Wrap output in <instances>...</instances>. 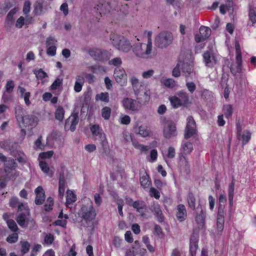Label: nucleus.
<instances>
[{
	"mask_svg": "<svg viewBox=\"0 0 256 256\" xmlns=\"http://www.w3.org/2000/svg\"><path fill=\"white\" fill-rule=\"evenodd\" d=\"M196 133V124L192 116L186 119V125L184 130V138L186 140L182 142L180 149L179 154L188 156L193 150L192 144L186 140L192 137Z\"/></svg>",
	"mask_w": 256,
	"mask_h": 256,
	"instance_id": "obj_1",
	"label": "nucleus"
},
{
	"mask_svg": "<svg viewBox=\"0 0 256 256\" xmlns=\"http://www.w3.org/2000/svg\"><path fill=\"white\" fill-rule=\"evenodd\" d=\"M82 206L78 212V215L82 221L88 223L94 220L96 216V212L93 206L92 200L88 198L82 200Z\"/></svg>",
	"mask_w": 256,
	"mask_h": 256,
	"instance_id": "obj_2",
	"label": "nucleus"
},
{
	"mask_svg": "<svg viewBox=\"0 0 256 256\" xmlns=\"http://www.w3.org/2000/svg\"><path fill=\"white\" fill-rule=\"evenodd\" d=\"M132 51L134 54L138 58L149 59L155 56L154 52L152 50V45L149 43L137 42L134 44Z\"/></svg>",
	"mask_w": 256,
	"mask_h": 256,
	"instance_id": "obj_3",
	"label": "nucleus"
},
{
	"mask_svg": "<svg viewBox=\"0 0 256 256\" xmlns=\"http://www.w3.org/2000/svg\"><path fill=\"white\" fill-rule=\"evenodd\" d=\"M110 40L114 47L124 52H128L132 48L131 44L126 38L116 34H112Z\"/></svg>",
	"mask_w": 256,
	"mask_h": 256,
	"instance_id": "obj_4",
	"label": "nucleus"
},
{
	"mask_svg": "<svg viewBox=\"0 0 256 256\" xmlns=\"http://www.w3.org/2000/svg\"><path fill=\"white\" fill-rule=\"evenodd\" d=\"M172 40V35L168 32H160L156 38L155 44L159 48H164L170 45Z\"/></svg>",
	"mask_w": 256,
	"mask_h": 256,
	"instance_id": "obj_5",
	"label": "nucleus"
},
{
	"mask_svg": "<svg viewBox=\"0 0 256 256\" xmlns=\"http://www.w3.org/2000/svg\"><path fill=\"white\" fill-rule=\"evenodd\" d=\"M163 135L166 139L174 138L178 135L176 124L172 120L166 121L163 126Z\"/></svg>",
	"mask_w": 256,
	"mask_h": 256,
	"instance_id": "obj_6",
	"label": "nucleus"
},
{
	"mask_svg": "<svg viewBox=\"0 0 256 256\" xmlns=\"http://www.w3.org/2000/svg\"><path fill=\"white\" fill-rule=\"evenodd\" d=\"M97 3L94 8L101 16L108 14L112 10L110 0H98Z\"/></svg>",
	"mask_w": 256,
	"mask_h": 256,
	"instance_id": "obj_7",
	"label": "nucleus"
},
{
	"mask_svg": "<svg viewBox=\"0 0 256 256\" xmlns=\"http://www.w3.org/2000/svg\"><path fill=\"white\" fill-rule=\"evenodd\" d=\"M236 62L235 64L231 65L230 70L232 73L236 75L237 73H240L242 71V58L241 55V52L239 44H236Z\"/></svg>",
	"mask_w": 256,
	"mask_h": 256,
	"instance_id": "obj_8",
	"label": "nucleus"
},
{
	"mask_svg": "<svg viewBox=\"0 0 256 256\" xmlns=\"http://www.w3.org/2000/svg\"><path fill=\"white\" fill-rule=\"evenodd\" d=\"M90 55L96 60L104 61L110 58V54L106 51L98 48H92L88 52Z\"/></svg>",
	"mask_w": 256,
	"mask_h": 256,
	"instance_id": "obj_9",
	"label": "nucleus"
},
{
	"mask_svg": "<svg viewBox=\"0 0 256 256\" xmlns=\"http://www.w3.org/2000/svg\"><path fill=\"white\" fill-rule=\"evenodd\" d=\"M114 76L116 82L121 86L126 84L127 82V76L123 68L116 67L114 70Z\"/></svg>",
	"mask_w": 256,
	"mask_h": 256,
	"instance_id": "obj_10",
	"label": "nucleus"
},
{
	"mask_svg": "<svg viewBox=\"0 0 256 256\" xmlns=\"http://www.w3.org/2000/svg\"><path fill=\"white\" fill-rule=\"evenodd\" d=\"M90 131L94 136H98L102 147L104 148H106L108 142L106 138V134L103 132L102 130L100 129L99 126L93 125L90 128Z\"/></svg>",
	"mask_w": 256,
	"mask_h": 256,
	"instance_id": "obj_11",
	"label": "nucleus"
},
{
	"mask_svg": "<svg viewBox=\"0 0 256 256\" xmlns=\"http://www.w3.org/2000/svg\"><path fill=\"white\" fill-rule=\"evenodd\" d=\"M21 128H32L36 124V121L34 116L27 114L18 122Z\"/></svg>",
	"mask_w": 256,
	"mask_h": 256,
	"instance_id": "obj_12",
	"label": "nucleus"
},
{
	"mask_svg": "<svg viewBox=\"0 0 256 256\" xmlns=\"http://www.w3.org/2000/svg\"><path fill=\"white\" fill-rule=\"evenodd\" d=\"M237 136L238 140H240L243 146L246 144L250 140L252 134L248 130H245L243 132L239 124H236Z\"/></svg>",
	"mask_w": 256,
	"mask_h": 256,
	"instance_id": "obj_13",
	"label": "nucleus"
},
{
	"mask_svg": "<svg viewBox=\"0 0 256 256\" xmlns=\"http://www.w3.org/2000/svg\"><path fill=\"white\" fill-rule=\"evenodd\" d=\"M130 82L137 100H140V98L139 97V95L144 89V84L140 82L138 80L136 77H132L131 78Z\"/></svg>",
	"mask_w": 256,
	"mask_h": 256,
	"instance_id": "obj_14",
	"label": "nucleus"
},
{
	"mask_svg": "<svg viewBox=\"0 0 256 256\" xmlns=\"http://www.w3.org/2000/svg\"><path fill=\"white\" fill-rule=\"evenodd\" d=\"M181 70L186 79L190 80L196 77V74L194 71L193 66L188 63H182Z\"/></svg>",
	"mask_w": 256,
	"mask_h": 256,
	"instance_id": "obj_15",
	"label": "nucleus"
},
{
	"mask_svg": "<svg viewBox=\"0 0 256 256\" xmlns=\"http://www.w3.org/2000/svg\"><path fill=\"white\" fill-rule=\"evenodd\" d=\"M28 217L29 212L28 214L26 212L22 213L17 216L16 221L18 224L22 228H26L30 224H32V225H33V224H34V222L32 219H30Z\"/></svg>",
	"mask_w": 256,
	"mask_h": 256,
	"instance_id": "obj_16",
	"label": "nucleus"
},
{
	"mask_svg": "<svg viewBox=\"0 0 256 256\" xmlns=\"http://www.w3.org/2000/svg\"><path fill=\"white\" fill-rule=\"evenodd\" d=\"M78 121L79 118L77 114H72L66 121L65 128L66 129L69 128L72 132L74 131Z\"/></svg>",
	"mask_w": 256,
	"mask_h": 256,
	"instance_id": "obj_17",
	"label": "nucleus"
},
{
	"mask_svg": "<svg viewBox=\"0 0 256 256\" xmlns=\"http://www.w3.org/2000/svg\"><path fill=\"white\" fill-rule=\"evenodd\" d=\"M122 106L126 110H136L138 108V102L130 98H124L122 101Z\"/></svg>",
	"mask_w": 256,
	"mask_h": 256,
	"instance_id": "obj_18",
	"label": "nucleus"
},
{
	"mask_svg": "<svg viewBox=\"0 0 256 256\" xmlns=\"http://www.w3.org/2000/svg\"><path fill=\"white\" fill-rule=\"evenodd\" d=\"M224 212L222 206H220L217 216L216 230L218 232H222L224 228Z\"/></svg>",
	"mask_w": 256,
	"mask_h": 256,
	"instance_id": "obj_19",
	"label": "nucleus"
},
{
	"mask_svg": "<svg viewBox=\"0 0 256 256\" xmlns=\"http://www.w3.org/2000/svg\"><path fill=\"white\" fill-rule=\"evenodd\" d=\"M198 236L196 234H193L190 238V256H196L198 248Z\"/></svg>",
	"mask_w": 256,
	"mask_h": 256,
	"instance_id": "obj_20",
	"label": "nucleus"
},
{
	"mask_svg": "<svg viewBox=\"0 0 256 256\" xmlns=\"http://www.w3.org/2000/svg\"><path fill=\"white\" fill-rule=\"evenodd\" d=\"M36 194L35 199V203L37 205H40L42 204L45 200V194L43 188L39 186L34 190Z\"/></svg>",
	"mask_w": 256,
	"mask_h": 256,
	"instance_id": "obj_21",
	"label": "nucleus"
},
{
	"mask_svg": "<svg viewBox=\"0 0 256 256\" xmlns=\"http://www.w3.org/2000/svg\"><path fill=\"white\" fill-rule=\"evenodd\" d=\"M132 207L136 209L142 216H144L146 210V206L145 203L141 200H136L132 204Z\"/></svg>",
	"mask_w": 256,
	"mask_h": 256,
	"instance_id": "obj_22",
	"label": "nucleus"
},
{
	"mask_svg": "<svg viewBox=\"0 0 256 256\" xmlns=\"http://www.w3.org/2000/svg\"><path fill=\"white\" fill-rule=\"evenodd\" d=\"M248 17L252 24L256 23V0H254L249 5Z\"/></svg>",
	"mask_w": 256,
	"mask_h": 256,
	"instance_id": "obj_23",
	"label": "nucleus"
},
{
	"mask_svg": "<svg viewBox=\"0 0 256 256\" xmlns=\"http://www.w3.org/2000/svg\"><path fill=\"white\" fill-rule=\"evenodd\" d=\"M152 210L154 212L158 221L162 222L164 220V216L162 214L160 206L158 204H154L152 206Z\"/></svg>",
	"mask_w": 256,
	"mask_h": 256,
	"instance_id": "obj_24",
	"label": "nucleus"
},
{
	"mask_svg": "<svg viewBox=\"0 0 256 256\" xmlns=\"http://www.w3.org/2000/svg\"><path fill=\"white\" fill-rule=\"evenodd\" d=\"M176 216L180 222H183L185 220L186 217V210L184 204H180L177 206Z\"/></svg>",
	"mask_w": 256,
	"mask_h": 256,
	"instance_id": "obj_25",
	"label": "nucleus"
},
{
	"mask_svg": "<svg viewBox=\"0 0 256 256\" xmlns=\"http://www.w3.org/2000/svg\"><path fill=\"white\" fill-rule=\"evenodd\" d=\"M18 90L19 91L20 98H24L25 104L28 106H30L31 104L30 100V93L26 92V89L20 86H18Z\"/></svg>",
	"mask_w": 256,
	"mask_h": 256,
	"instance_id": "obj_26",
	"label": "nucleus"
},
{
	"mask_svg": "<svg viewBox=\"0 0 256 256\" xmlns=\"http://www.w3.org/2000/svg\"><path fill=\"white\" fill-rule=\"evenodd\" d=\"M205 214V210L202 209L200 213L197 212L196 214L195 220L199 228H202L204 225Z\"/></svg>",
	"mask_w": 256,
	"mask_h": 256,
	"instance_id": "obj_27",
	"label": "nucleus"
},
{
	"mask_svg": "<svg viewBox=\"0 0 256 256\" xmlns=\"http://www.w3.org/2000/svg\"><path fill=\"white\" fill-rule=\"evenodd\" d=\"M17 166V164L12 158H9L4 163V170L6 172H10Z\"/></svg>",
	"mask_w": 256,
	"mask_h": 256,
	"instance_id": "obj_28",
	"label": "nucleus"
},
{
	"mask_svg": "<svg viewBox=\"0 0 256 256\" xmlns=\"http://www.w3.org/2000/svg\"><path fill=\"white\" fill-rule=\"evenodd\" d=\"M134 130L138 134L144 138L148 136L150 133L149 128L144 126L135 127Z\"/></svg>",
	"mask_w": 256,
	"mask_h": 256,
	"instance_id": "obj_29",
	"label": "nucleus"
},
{
	"mask_svg": "<svg viewBox=\"0 0 256 256\" xmlns=\"http://www.w3.org/2000/svg\"><path fill=\"white\" fill-rule=\"evenodd\" d=\"M132 142L133 146L135 148L141 152L146 154L148 152L150 149V146H144L138 143L136 140H132Z\"/></svg>",
	"mask_w": 256,
	"mask_h": 256,
	"instance_id": "obj_30",
	"label": "nucleus"
},
{
	"mask_svg": "<svg viewBox=\"0 0 256 256\" xmlns=\"http://www.w3.org/2000/svg\"><path fill=\"white\" fill-rule=\"evenodd\" d=\"M204 61L206 66H210L216 63L214 57L209 52H205L203 54Z\"/></svg>",
	"mask_w": 256,
	"mask_h": 256,
	"instance_id": "obj_31",
	"label": "nucleus"
},
{
	"mask_svg": "<svg viewBox=\"0 0 256 256\" xmlns=\"http://www.w3.org/2000/svg\"><path fill=\"white\" fill-rule=\"evenodd\" d=\"M141 186L144 188H148L151 185V181L148 175L145 172L144 174L140 178Z\"/></svg>",
	"mask_w": 256,
	"mask_h": 256,
	"instance_id": "obj_32",
	"label": "nucleus"
},
{
	"mask_svg": "<svg viewBox=\"0 0 256 256\" xmlns=\"http://www.w3.org/2000/svg\"><path fill=\"white\" fill-rule=\"evenodd\" d=\"M176 94L184 106H187L189 100L188 94L184 90H180L176 93Z\"/></svg>",
	"mask_w": 256,
	"mask_h": 256,
	"instance_id": "obj_33",
	"label": "nucleus"
},
{
	"mask_svg": "<svg viewBox=\"0 0 256 256\" xmlns=\"http://www.w3.org/2000/svg\"><path fill=\"white\" fill-rule=\"evenodd\" d=\"M24 114L25 110L21 106L18 105L15 107V116L18 122L24 117Z\"/></svg>",
	"mask_w": 256,
	"mask_h": 256,
	"instance_id": "obj_34",
	"label": "nucleus"
},
{
	"mask_svg": "<svg viewBox=\"0 0 256 256\" xmlns=\"http://www.w3.org/2000/svg\"><path fill=\"white\" fill-rule=\"evenodd\" d=\"M7 214H4L3 215V218L6 220V224L8 228L13 232H17L18 231V227L16 222L12 220H7Z\"/></svg>",
	"mask_w": 256,
	"mask_h": 256,
	"instance_id": "obj_35",
	"label": "nucleus"
},
{
	"mask_svg": "<svg viewBox=\"0 0 256 256\" xmlns=\"http://www.w3.org/2000/svg\"><path fill=\"white\" fill-rule=\"evenodd\" d=\"M196 200L192 192H189L187 196V202L188 206L192 210H194L196 208Z\"/></svg>",
	"mask_w": 256,
	"mask_h": 256,
	"instance_id": "obj_36",
	"label": "nucleus"
},
{
	"mask_svg": "<svg viewBox=\"0 0 256 256\" xmlns=\"http://www.w3.org/2000/svg\"><path fill=\"white\" fill-rule=\"evenodd\" d=\"M34 72L37 78L41 80L42 82L47 81L48 74L46 72L42 70V69L40 68L38 70H35Z\"/></svg>",
	"mask_w": 256,
	"mask_h": 256,
	"instance_id": "obj_37",
	"label": "nucleus"
},
{
	"mask_svg": "<svg viewBox=\"0 0 256 256\" xmlns=\"http://www.w3.org/2000/svg\"><path fill=\"white\" fill-rule=\"evenodd\" d=\"M200 34L203 40H206L211 34V30L206 26H202L200 28Z\"/></svg>",
	"mask_w": 256,
	"mask_h": 256,
	"instance_id": "obj_38",
	"label": "nucleus"
},
{
	"mask_svg": "<svg viewBox=\"0 0 256 256\" xmlns=\"http://www.w3.org/2000/svg\"><path fill=\"white\" fill-rule=\"evenodd\" d=\"M32 20V18H29L27 19L25 22L24 18L23 16H21L17 20L16 23V26L18 28H22V26L24 25V24H28Z\"/></svg>",
	"mask_w": 256,
	"mask_h": 256,
	"instance_id": "obj_39",
	"label": "nucleus"
},
{
	"mask_svg": "<svg viewBox=\"0 0 256 256\" xmlns=\"http://www.w3.org/2000/svg\"><path fill=\"white\" fill-rule=\"evenodd\" d=\"M180 165L182 168L187 170L189 168V163L186 156L179 154Z\"/></svg>",
	"mask_w": 256,
	"mask_h": 256,
	"instance_id": "obj_40",
	"label": "nucleus"
},
{
	"mask_svg": "<svg viewBox=\"0 0 256 256\" xmlns=\"http://www.w3.org/2000/svg\"><path fill=\"white\" fill-rule=\"evenodd\" d=\"M65 192V180L64 176H60L59 180L58 193L60 197L62 198Z\"/></svg>",
	"mask_w": 256,
	"mask_h": 256,
	"instance_id": "obj_41",
	"label": "nucleus"
},
{
	"mask_svg": "<svg viewBox=\"0 0 256 256\" xmlns=\"http://www.w3.org/2000/svg\"><path fill=\"white\" fill-rule=\"evenodd\" d=\"M39 165L40 169L44 172L47 174L50 177L52 176L53 172L50 171L48 164L44 161H40Z\"/></svg>",
	"mask_w": 256,
	"mask_h": 256,
	"instance_id": "obj_42",
	"label": "nucleus"
},
{
	"mask_svg": "<svg viewBox=\"0 0 256 256\" xmlns=\"http://www.w3.org/2000/svg\"><path fill=\"white\" fill-rule=\"evenodd\" d=\"M169 100L172 106L174 108H178L181 106H184V104L179 100V98L177 96H172L169 98Z\"/></svg>",
	"mask_w": 256,
	"mask_h": 256,
	"instance_id": "obj_43",
	"label": "nucleus"
},
{
	"mask_svg": "<svg viewBox=\"0 0 256 256\" xmlns=\"http://www.w3.org/2000/svg\"><path fill=\"white\" fill-rule=\"evenodd\" d=\"M15 157L19 162L22 164H25L28 160L27 156L22 150H18L15 154Z\"/></svg>",
	"mask_w": 256,
	"mask_h": 256,
	"instance_id": "obj_44",
	"label": "nucleus"
},
{
	"mask_svg": "<svg viewBox=\"0 0 256 256\" xmlns=\"http://www.w3.org/2000/svg\"><path fill=\"white\" fill-rule=\"evenodd\" d=\"M76 200V195L72 191L68 190L66 192V204L68 205L72 204L75 202Z\"/></svg>",
	"mask_w": 256,
	"mask_h": 256,
	"instance_id": "obj_45",
	"label": "nucleus"
},
{
	"mask_svg": "<svg viewBox=\"0 0 256 256\" xmlns=\"http://www.w3.org/2000/svg\"><path fill=\"white\" fill-rule=\"evenodd\" d=\"M234 182L232 180V182L228 186V200L230 202V205L232 204V201L234 198Z\"/></svg>",
	"mask_w": 256,
	"mask_h": 256,
	"instance_id": "obj_46",
	"label": "nucleus"
},
{
	"mask_svg": "<svg viewBox=\"0 0 256 256\" xmlns=\"http://www.w3.org/2000/svg\"><path fill=\"white\" fill-rule=\"evenodd\" d=\"M64 114V110L61 106H58L55 112V118L56 120L62 121L63 120Z\"/></svg>",
	"mask_w": 256,
	"mask_h": 256,
	"instance_id": "obj_47",
	"label": "nucleus"
},
{
	"mask_svg": "<svg viewBox=\"0 0 256 256\" xmlns=\"http://www.w3.org/2000/svg\"><path fill=\"white\" fill-rule=\"evenodd\" d=\"M163 84L166 87L172 88L176 86V82L172 78H168L164 80L162 82Z\"/></svg>",
	"mask_w": 256,
	"mask_h": 256,
	"instance_id": "obj_48",
	"label": "nucleus"
},
{
	"mask_svg": "<svg viewBox=\"0 0 256 256\" xmlns=\"http://www.w3.org/2000/svg\"><path fill=\"white\" fill-rule=\"evenodd\" d=\"M21 244V252L24 254L28 252L30 248V244L26 240L20 241Z\"/></svg>",
	"mask_w": 256,
	"mask_h": 256,
	"instance_id": "obj_49",
	"label": "nucleus"
},
{
	"mask_svg": "<svg viewBox=\"0 0 256 256\" xmlns=\"http://www.w3.org/2000/svg\"><path fill=\"white\" fill-rule=\"evenodd\" d=\"M186 86L188 91L190 94H193L196 90V84L193 82L190 81V80L186 79Z\"/></svg>",
	"mask_w": 256,
	"mask_h": 256,
	"instance_id": "obj_50",
	"label": "nucleus"
},
{
	"mask_svg": "<svg viewBox=\"0 0 256 256\" xmlns=\"http://www.w3.org/2000/svg\"><path fill=\"white\" fill-rule=\"evenodd\" d=\"M96 100L107 102L109 100L108 94V92H101L96 95Z\"/></svg>",
	"mask_w": 256,
	"mask_h": 256,
	"instance_id": "obj_51",
	"label": "nucleus"
},
{
	"mask_svg": "<svg viewBox=\"0 0 256 256\" xmlns=\"http://www.w3.org/2000/svg\"><path fill=\"white\" fill-rule=\"evenodd\" d=\"M158 158V152L156 149L152 150L150 152V156L146 157L147 160L150 162H156Z\"/></svg>",
	"mask_w": 256,
	"mask_h": 256,
	"instance_id": "obj_52",
	"label": "nucleus"
},
{
	"mask_svg": "<svg viewBox=\"0 0 256 256\" xmlns=\"http://www.w3.org/2000/svg\"><path fill=\"white\" fill-rule=\"evenodd\" d=\"M18 238V233L14 232L12 234L9 235L6 238V242L10 244L16 242Z\"/></svg>",
	"mask_w": 256,
	"mask_h": 256,
	"instance_id": "obj_53",
	"label": "nucleus"
},
{
	"mask_svg": "<svg viewBox=\"0 0 256 256\" xmlns=\"http://www.w3.org/2000/svg\"><path fill=\"white\" fill-rule=\"evenodd\" d=\"M54 204V199L49 197L46 200V204L44 206V208L46 211L49 212L52 209V206Z\"/></svg>",
	"mask_w": 256,
	"mask_h": 256,
	"instance_id": "obj_54",
	"label": "nucleus"
},
{
	"mask_svg": "<svg viewBox=\"0 0 256 256\" xmlns=\"http://www.w3.org/2000/svg\"><path fill=\"white\" fill-rule=\"evenodd\" d=\"M223 111L225 116L228 118H230L232 113V108L231 105L226 104L224 106Z\"/></svg>",
	"mask_w": 256,
	"mask_h": 256,
	"instance_id": "obj_55",
	"label": "nucleus"
},
{
	"mask_svg": "<svg viewBox=\"0 0 256 256\" xmlns=\"http://www.w3.org/2000/svg\"><path fill=\"white\" fill-rule=\"evenodd\" d=\"M111 114L110 108L106 106L102 110V116L105 120H108Z\"/></svg>",
	"mask_w": 256,
	"mask_h": 256,
	"instance_id": "obj_56",
	"label": "nucleus"
},
{
	"mask_svg": "<svg viewBox=\"0 0 256 256\" xmlns=\"http://www.w3.org/2000/svg\"><path fill=\"white\" fill-rule=\"evenodd\" d=\"M54 240V236L51 234H45L44 237V244L47 245L51 244Z\"/></svg>",
	"mask_w": 256,
	"mask_h": 256,
	"instance_id": "obj_57",
	"label": "nucleus"
},
{
	"mask_svg": "<svg viewBox=\"0 0 256 256\" xmlns=\"http://www.w3.org/2000/svg\"><path fill=\"white\" fill-rule=\"evenodd\" d=\"M18 10V9L17 8H14L10 10L6 18V20L8 22H13L14 16Z\"/></svg>",
	"mask_w": 256,
	"mask_h": 256,
	"instance_id": "obj_58",
	"label": "nucleus"
},
{
	"mask_svg": "<svg viewBox=\"0 0 256 256\" xmlns=\"http://www.w3.org/2000/svg\"><path fill=\"white\" fill-rule=\"evenodd\" d=\"M138 249L139 248L136 246H132L126 252V256H135L138 254Z\"/></svg>",
	"mask_w": 256,
	"mask_h": 256,
	"instance_id": "obj_59",
	"label": "nucleus"
},
{
	"mask_svg": "<svg viewBox=\"0 0 256 256\" xmlns=\"http://www.w3.org/2000/svg\"><path fill=\"white\" fill-rule=\"evenodd\" d=\"M68 218V216L66 214H64V219H59L56 220L54 222V224L56 226H58L62 227H65L66 224V219Z\"/></svg>",
	"mask_w": 256,
	"mask_h": 256,
	"instance_id": "obj_60",
	"label": "nucleus"
},
{
	"mask_svg": "<svg viewBox=\"0 0 256 256\" xmlns=\"http://www.w3.org/2000/svg\"><path fill=\"white\" fill-rule=\"evenodd\" d=\"M42 136H40L34 142V148L36 150H42L44 148V144L42 142Z\"/></svg>",
	"mask_w": 256,
	"mask_h": 256,
	"instance_id": "obj_61",
	"label": "nucleus"
},
{
	"mask_svg": "<svg viewBox=\"0 0 256 256\" xmlns=\"http://www.w3.org/2000/svg\"><path fill=\"white\" fill-rule=\"evenodd\" d=\"M34 12L36 15H40L42 14V4L37 2L34 5Z\"/></svg>",
	"mask_w": 256,
	"mask_h": 256,
	"instance_id": "obj_62",
	"label": "nucleus"
},
{
	"mask_svg": "<svg viewBox=\"0 0 256 256\" xmlns=\"http://www.w3.org/2000/svg\"><path fill=\"white\" fill-rule=\"evenodd\" d=\"M14 87V82L12 80L8 81L5 86L6 92L9 94L12 92Z\"/></svg>",
	"mask_w": 256,
	"mask_h": 256,
	"instance_id": "obj_63",
	"label": "nucleus"
},
{
	"mask_svg": "<svg viewBox=\"0 0 256 256\" xmlns=\"http://www.w3.org/2000/svg\"><path fill=\"white\" fill-rule=\"evenodd\" d=\"M150 196L152 197H154L156 199L158 200L160 198V192L155 188H151L149 190Z\"/></svg>",
	"mask_w": 256,
	"mask_h": 256,
	"instance_id": "obj_64",
	"label": "nucleus"
}]
</instances>
